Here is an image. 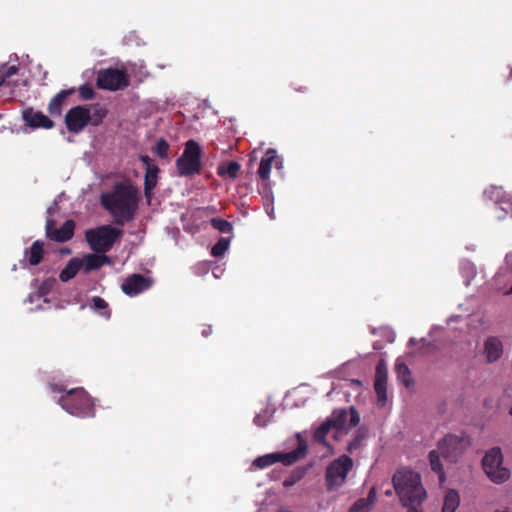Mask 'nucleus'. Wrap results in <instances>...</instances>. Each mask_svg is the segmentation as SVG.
I'll use <instances>...</instances> for the list:
<instances>
[{
  "mask_svg": "<svg viewBox=\"0 0 512 512\" xmlns=\"http://www.w3.org/2000/svg\"><path fill=\"white\" fill-rule=\"evenodd\" d=\"M100 202L117 225H124L134 218L138 190L129 182H117L111 192L101 195Z\"/></svg>",
  "mask_w": 512,
  "mask_h": 512,
  "instance_id": "nucleus-1",
  "label": "nucleus"
},
{
  "mask_svg": "<svg viewBox=\"0 0 512 512\" xmlns=\"http://www.w3.org/2000/svg\"><path fill=\"white\" fill-rule=\"evenodd\" d=\"M393 486L402 505L422 504L427 493L419 473L411 469H398L392 478Z\"/></svg>",
  "mask_w": 512,
  "mask_h": 512,
  "instance_id": "nucleus-2",
  "label": "nucleus"
},
{
  "mask_svg": "<svg viewBox=\"0 0 512 512\" xmlns=\"http://www.w3.org/2000/svg\"><path fill=\"white\" fill-rule=\"evenodd\" d=\"M58 404L69 414L80 418L95 416L93 399L82 388H72L58 399Z\"/></svg>",
  "mask_w": 512,
  "mask_h": 512,
  "instance_id": "nucleus-3",
  "label": "nucleus"
},
{
  "mask_svg": "<svg viewBox=\"0 0 512 512\" xmlns=\"http://www.w3.org/2000/svg\"><path fill=\"white\" fill-rule=\"evenodd\" d=\"M106 109L100 105L77 106L70 109L65 122L67 129L78 133L83 130L87 124L98 125L106 116Z\"/></svg>",
  "mask_w": 512,
  "mask_h": 512,
  "instance_id": "nucleus-4",
  "label": "nucleus"
},
{
  "mask_svg": "<svg viewBox=\"0 0 512 512\" xmlns=\"http://www.w3.org/2000/svg\"><path fill=\"white\" fill-rule=\"evenodd\" d=\"M122 230L103 225L85 232V238L90 248L96 253H106L111 250L114 243L122 235Z\"/></svg>",
  "mask_w": 512,
  "mask_h": 512,
  "instance_id": "nucleus-5",
  "label": "nucleus"
},
{
  "mask_svg": "<svg viewBox=\"0 0 512 512\" xmlns=\"http://www.w3.org/2000/svg\"><path fill=\"white\" fill-rule=\"evenodd\" d=\"M482 466L487 477L496 484H502L510 478L509 469L503 466V455L499 447H493L485 453Z\"/></svg>",
  "mask_w": 512,
  "mask_h": 512,
  "instance_id": "nucleus-6",
  "label": "nucleus"
},
{
  "mask_svg": "<svg viewBox=\"0 0 512 512\" xmlns=\"http://www.w3.org/2000/svg\"><path fill=\"white\" fill-rule=\"evenodd\" d=\"M353 468V460L347 455H341L333 460L326 468L325 485L328 491H334L346 482L347 475Z\"/></svg>",
  "mask_w": 512,
  "mask_h": 512,
  "instance_id": "nucleus-7",
  "label": "nucleus"
},
{
  "mask_svg": "<svg viewBox=\"0 0 512 512\" xmlns=\"http://www.w3.org/2000/svg\"><path fill=\"white\" fill-rule=\"evenodd\" d=\"M307 450V443L303 440H300L296 449L287 453L275 452L259 456L253 461V466L257 469H263L277 462H281L285 466H290L298 460L304 458L307 454Z\"/></svg>",
  "mask_w": 512,
  "mask_h": 512,
  "instance_id": "nucleus-8",
  "label": "nucleus"
},
{
  "mask_svg": "<svg viewBox=\"0 0 512 512\" xmlns=\"http://www.w3.org/2000/svg\"><path fill=\"white\" fill-rule=\"evenodd\" d=\"M469 444L463 436L447 434L438 442L437 448L445 459L456 462Z\"/></svg>",
  "mask_w": 512,
  "mask_h": 512,
  "instance_id": "nucleus-9",
  "label": "nucleus"
},
{
  "mask_svg": "<svg viewBox=\"0 0 512 512\" xmlns=\"http://www.w3.org/2000/svg\"><path fill=\"white\" fill-rule=\"evenodd\" d=\"M97 83L103 89L114 91L126 87L128 78L123 71L109 68L99 72Z\"/></svg>",
  "mask_w": 512,
  "mask_h": 512,
  "instance_id": "nucleus-10",
  "label": "nucleus"
},
{
  "mask_svg": "<svg viewBox=\"0 0 512 512\" xmlns=\"http://www.w3.org/2000/svg\"><path fill=\"white\" fill-rule=\"evenodd\" d=\"M152 283L151 278L134 273L124 279L121 284V289L126 295L134 297L148 290L152 286Z\"/></svg>",
  "mask_w": 512,
  "mask_h": 512,
  "instance_id": "nucleus-11",
  "label": "nucleus"
},
{
  "mask_svg": "<svg viewBox=\"0 0 512 512\" xmlns=\"http://www.w3.org/2000/svg\"><path fill=\"white\" fill-rule=\"evenodd\" d=\"M75 230V222L66 220L59 229H55V222L52 219L46 221V236L56 242L64 243L69 241Z\"/></svg>",
  "mask_w": 512,
  "mask_h": 512,
  "instance_id": "nucleus-12",
  "label": "nucleus"
},
{
  "mask_svg": "<svg viewBox=\"0 0 512 512\" xmlns=\"http://www.w3.org/2000/svg\"><path fill=\"white\" fill-rule=\"evenodd\" d=\"M387 379L388 370L385 362L382 360L376 366L374 390L377 394L378 404L384 406L387 401Z\"/></svg>",
  "mask_w": 512,
  "mask_h": 512,
  "instance_id": "nucleus-13",
  "label": "nucleus"
},
{
  "mask_svg": "<svg viewBox=\"0 0 512 512\" xmlns=\"http://www.w3.org/2000/svg\"><path fill=\"white\" fill-rule=\"evenodd\" d=\"M143 163L145 165L144 194L147 199H150L153 189L157 186L160 170L155 162Z\"/></svg>",
  "mask_w": 512,
  "mask_h": 512,
  "instance_id": "nucleus-14",
  "label": "nucleus"
},
{
  "mask_svg": "<svg viewBox=\"0 0 512 512\" xmlns=\"http://www.w3.org/2000/svg\"><path fill=\"white\" fill-rule=\"evenodd\" d=\"M25 123L32 128H52L53 122L40 111L27 109L23 112Z\"/></svg>",
  "mask_w": 512,
  "mask_h": 512,
  "instance_id": "nucleus-15",
  "label": "nucleus"
},
{
  "mask_svg": "<svg viewBox=\"0 0 512 512\" xmlns=\"http://www.w3.org/2000/svg\"><path fill=\"white\" fill-rule=\"evenodd\" d=\"M484 354L488 363L498 361L503 354L502 342L497 337H488L484 343Z\"/></svg>",
  "mask_w": 512,
  "mask_h": 512,
  "instance_id": "nucleus-16",
  "label": "nucleus"
},
{
  "mask_svg": "<svg viewBox=\"0 0 512 512\" xmlns=\"http://www.w3.org/2000/svg\"><path fill=\"white\" fill-rule=\"evenodd\" d=\"M82 267L85 272H90L101 268L105 264H110V258L105 253L100 254H87L82 260Z\"/></svg>",
  "mask_w": 512,
  "mask_h": 512,
  "instance_id": "nucleus-17",
  "label": "nucleus"
},
{
  "mask_svg": "<svg viewBox=\"0 0 512 512\" xmlns=\"http://www.w3.org/2000/svg\"><path fill=\"white\" fill-rule=\"evenodd\" d=\"M484 198L495 204H510V196L501 186L491 185L484 191Z\"/></svg>",
  "mask_w": 512,
  "mask_h": 512,
  "instance_id": "nucleus-18",
  "label": "nucleus"
},
{
  "mask_svg": "<svg viewBox=\"0 0 512 512\" xmlns=\"http://www.w3.org/2000/svg\"><path fill=\"white\" fill-rule=\"evenodd\" d=\"M24 255L31 266H37L42 262L44 257V243L40 240H36L25 250Z\"/></svg>",
  "mask_w": 512,
  "mask_h": 512,
  "instance_id": "nucleus-19",
  "label": "nucleus"
},
{
  "mask_svg": "<svg viewBox=\"0 0 512 512\" xmlns=\"http://www.w3.org/2000/svg\"><path fill=\"white\" fill-rule=\"evenodd\" d=\"M202 162H176V172L179 176L190 177L200 173Z\"/></svg>",
  "mask_w": 512,
  "mask_h": 512,
  "instance_id": "nucleus-20",
  "label": "nucleus"
},
{
  "mask_svg": "<svg viewBox=\"0 0 512 512\" xmlns=\"http://www.w3.org/2000/svg\"><path fill=\"white\" fill-rule=\"evenodd\" d=\"M439 453L440 451H438V449L431 450L429 452L428 458L431 470L438 474L440 483H443L446 479V476Z\"/></svg>",
  "mask_w": 512,
  "mask_h": 512,
  "instance_id": "nucleus-21",
  "label": "nucleus"
},
{
  "mask_svg": "<svg viewBox=\"0 0 512 512\" xmlns=\"http://www.w3.org/2000/svg\"><path fill=\"white\" fill-rule=\"evenodd\" d=\"M240 168L241 166L239 162H222L217 168V174L223 179H226L227 177L234 179L236 178Z\"/></svg>",
  "mask_w": 512,
  "mask_h": 512,
  "instance_id": "nucleus-22",
  "label": "nucleus"
},
{
  "mask_svg": "<svg viewBox=\"0 0 512 512\" xmlns=\"http://www.w3.org/2000/svg\"><path fill=\"white\" fill-rule=\"evenodd\" d=\"M82 267V262L78 258H72L66 267L60 272V280L63 282H67L74 278L77 272Z\"/></svg>",
  "mask_w": 512,
  "mask_h": 512,
  "instance_id": "nucleus-23",
  "label": "nucleus"
},
{
  "mask_svg": "<svg viewBox=\"0 0 512 512\" xmlns=\"http://www.w3.org/2000/svg\"><path fill=\"white\" fill-rule=\"evenodd\" d=\"M459 504V493L454 489H450L445 494L442 512H456L457 508L459 507Z\"/></svg>",
  "mask_w": 512,
  "mask_h": 512,
  "instance_id": "nucleus-24",
  "label": "nucleus"
},
{
  "mask_svg": "<svg viewBox=\"0 0 512 512\" xmlns=\"http://www.w3.org/2000/svg\"><path fill=\"white\" fill-rule=\"evenodd\" d=\"M201 157V148L199 144L193 140L186 143V147L179 160H199Z\"/></svg>",
  "mask_w": 512,
  "mask_h": 512,
  "instance_id": "nucleus-25",
  "label": "nucleus"
},
{
  "mask_svg": "<svg viewBox=\"0 0 512 512\" xmlns=\"http://www.w3.org/2000/svg\"><path fill=\"white\" fill-rule=\"evenodd\" d=\"M348 413L346 410H335L332 415L327 418L332 428L342 430L347 422Z\"/></svg>",
  "mask_w": 512,
  "mask_h": 512,
  "instance_id": "nucleus-26",
  "label": "nucleus"
},
{
  "mask_svg": "<svg viewBox=\"0 0 512 512\" xmlns=\"http://www.w3.org/2000/svg\"><path fill=\"white\" fill-rule=\"evenodd\" d=\"M67 93L62 91L52 98L49 103L48 109L52 116H60L62 111V105Z\"/></svg>",
  "mask_w": 512,
  "mask_h": 512,
  "instance_id": "nucleus-27",
  "label": "nucleus"
},
{
  "mask_svg": "<svg viewBox=\"0 0 512 512\" xmlns=\"http://www.w3.org/2000/svg\"><path fill=\"white\" fill-rule=\"evenodd\" d=\"M308 471L307 467H297L291 474L283 481V486L288 488L294 486L297 482L304 478Z\"/></svg>",
  "mask_w": 512,
  "mask_h": 512,
  "instance_id": "nucleus-28",
  "label": "nucleus"
},
{
  "mask_svg": "<svg viewBox=\"0 0 512 512\" xmlns=\"http://www.w3.org/2000/svg\"><path fill=\"white\" fill-rule=\"evenodd\" d=\"M331 429H332V426H331L330 422L328 420H326L315 430L314 435H313L314 441H316L324 446H328V443L326 442V437Z\"/></svg>",
  "mask_w": 512,
  "mask_h": 512,
  "instance_id": "nucleus-29",
  "label": "nucleus"
},
{
  "mask_svg": "<svg viewBox=\"0 0 512 512\" xmlns=\"http://www.w3.org/2000/svg\"><path fill=\"white\" fill-rule=\"evenodd\" d=\"M91 307L94 310L101 311V315L106 319L111 317V310L109 309L108 303L99 296H94L91 300Z\"/></svg>",
  "mask_w": 512,
  "mask_h": 512,
  "instance_id": "nucleus-30",
  "label": "nucleus"
},
{
  "mask_svg": "<svg viewBox=\"0 0 512 512\" xmlns=\"http://www.w3.org/2000/svg\"><path fill=\"white\" fill-rule=\"evenodd\" d=\"M395 372L397 374V378L406 386L409 387L412 383V379L410 377V369L404 363H396Z\"/></svg>",
  "mask_w": 512,
  "mask_h": 512,
  "instance_id": "nucleus-31",
  "label": "nucleus"
},
{
  "mask_svg": "<svg viewBox=\"0 0 512 512\" xmlns=\"http://www.w3.org/2000/svg\"><path fill=\"white\" fill-rule=\"evenodd\" d=\"M229 243H230L229 239L220 238L211 249L212 256H214V257L223 256L229 247Z\"/></svg>",
  "mask_w": 512,
  "mask_h": 512,
  "instance_id": "nucleus-32",
  "label": "nucleus"
},
{
  "mask_svg": "<svg viewBox=\"0 0 512 512\" xmlns=\"http://www.w3.org/2000/svg\"><path fill=\"white\" fill-rule=\"evenodd\" d=\"M211 224L221 233H230L232 231L231 223L222 218H213Z\"/></svg>",
  "mask_w": 512,
  "mask_h": 512,
  "instance_id": "nucleus-33",
  "label": "nucleus"
},
{
  "mask_svg": "<svg viewBox=\"0 0 512 512\" xmlns=\"http://www.w3.org/2000/svg\"><path fill=\"white\" fill-rule=\"evenodd\" d=\"M15 65L3 66L0 68V87L5 83L6 78L13 76L17 73Z\"/></svg>",
  "mask_w": 512,
  "mask_h": 512,
  "instance_id": "nucleus-34",
  "label": "nucleus"
},
{
  "mask_svg": "<svg viewBox=\"0 0 512 512\" xmlns=\"http://www.w3.org/2000/svg\"><path fill=\"white\" fill-rule=\"evenodd\" d=\"M371 505L364 498L358 499L353 506L350 508L349 512H369Z\"/></svg>",
  "mask_w": 512,
  "mask_h": 512,
  "instance_id": "nucleus-35",
  "label": "nucleus"
},
{
  "mask_svg": "<svg viewBox=\"0 0 512 512\" xmlns=\"http://www.w3.org/2000/svg\"><path fill=\"white\" fill-rule=\"evenodd\" d=\"M168 148L169 145L166 141L163 139L158 140L154 148L156 156L160 158L167 157Z\"/></svg>",
  "mask_w": 512,
  "mask_h": 512,
  "instance_id": "nucleus-36",
  "label": "nucleus"
},
{
  "mask_svg": "<svg viewBox=\"0 0 512 512\" xmlns=\"http://www.w3.org/2000/svg\"><path fill=\"white\" fill-rule=\"evenodd\" d=\"M272 169V162H260L258 169V176L261 180H267L269 178Z\"/></svg>",
  "mask_w": 512,
  "mask_h": 512,
  "instance_id": "nucleus-37",
  "label": "nucleus"
},
{
  "mask_svg": "<svg viewBox=\"0 0 512 512\" xmlns=\"http://www.w3.org/2000/svg\"><path fill=\"white\" fill-rule=\"evenodd\" d=\"M363 438V435L357 434L355 438L351 442H349L347 446V451L352 453L354 450L360 448Z\"/></svg>",
  "mask_w": 512,
  "mask_h": 512,
  "instance_id": "nucleus-38",
  "label": "nucleus"
},
{
  "mask_svg": "<svg viewBox=\"0 0 512 512\" xmlns=\"http://www.w3.org/2000/svg\"><path fill=\"white\" fill-rule=\"evenodd\" d=\"M360 422V416L357 410L354 407H351L349 410V425L351 427H355Z\"/></svg>",
  "mask_w": 512,
  "mask_h": 512,
  "instance_id": "nucleus-39",
  "label": "nucleus"
},
{
  "mask_svg": "<svg viewBox=\"0 0 512 512\" xmlns=\"http://www.w3.org/2000/svg\"><path fill=\"white\" fill-rule=\"evenodd\" d=\"M376 495H377V491H376V488L375 487H372L367 495L366 498H364V500H367L368 503L372 506L374 504V502L376 501Z\"/></svg>",
  "mask_w": 512,
  "mask_h": 512,
  "instance_id": "nucleus-40",
  "label": "nucleus"
},
{
  "mask_svg": "<svg viewBox=\"0 0 512 512\" xmlns=\"http://www.w3.org/2000/svg\"><path fill=\"white\" fill-rule=\"evenodd\" d=\"M277 157V152L276 150L274 149H268L265 153L264 156L261 157V160H267V161H270V160H275V158Z\"/></svg>",
  "mask_w": 512,
  "mask_h": 512,
  "instance_id": "nucleus-41",
  "label": "nucleus"
},
{
  "mask_svg": "<svg viewBox=\"0 0 512 512\" xmlns=\"http://www.w3.org/2000/svg\"><path fill=\"white\" fill-rule=\"evenodd\" d=\"M80 93L84 99H90L93 96V91L88 87H82Z\"/></svg>",
  "mask_w": 512,
  "mask_h": 512,
  "instance_id": "nucleus-42",
  "label": "nucleus"
},
{
  "mask_svg": "<svg viewBox=\"0 0 512 512\" xmlns=\"http://www.w3.org/2000/svg\"><path fill=\"white\" fill-rule=\"evenodd\" d=\"M421 505L422 504H412V505H403V506L408 509L407 512H424L420 508Z\"/></svg>",
  "mask_w": 512,
  "mask_h": 512,
  "instance_id": "nucleus-43",
  "label": "nucleus"
},
{
  "mask_svg": "<svg viewBox=\"0 0 512 512\" xmlns=\"http://www.w3.org/2000/svg\"><path fill=\"white\" fill-rule=\"evenodd\" d=\"M50 389L53 392H58V393L64 391V387L62 385H59V384H50Z\"/></svg>",
  "mask_w": 512,
  "mask_h": 512,
  "instance_id": "nucleus-44",
  "label": "nucleus"
},
{
  "mask_svg": "<svg viewBox=\"0 0 512 512\" xmlns=\"http://www.w3.org/2000/svg\"><path fill=\"white\" fill-rule=\"evenodd\" d=\"M212 333V327L211 326H206L202 329L201 331V334L203 337H208L209 335H211Z\"/></svg>",
  "mask_w": 512,
  "mask_h": 512,
  "instance_id": "nucleus-45",
  "label": "nucleus"
},
{
  "mask_svg": "<svg viewBox=\"0 0 512 512\" xmlns=\"http://www.w3.org/2000/svg\"><path fill=\"white\" fill-rule=\"evenodd\" d=\"M259 419H260V417H259V416H256V417L254 418V422H255L256 424H258V425H259Z\"/></svg>",
  "mask_w": 512,
  "mask_h": 512,
  "instance_id": "nucleus-46",
  "label": "nucleus"
},
{
  "mask_svg": "<svg viewBox=\"0 0 512 512\" xmlns=\"http://www.w3.org/2000/svg\"><path fill=\"white\" fill-rule=\"evenodd\" d=\"M385 495H386V496H391V495H392L391 490H387V491H385Z\"/></svg>",
  "mask_w": 512,
  "mask_h": 512,
  "instance_id": "nucleus-47",
  "label": "nucleus"
},
{
  "mask_svg": "<svg viewBox=\"0 0 512 512\" xmlns=\"http://www.w3.org/2000/svg\"><path fill=\"white\" fill-rule=\"evenodd\" d=\"M268 214H269V216H270V218H271V219H274V218H275L273 211H270V213H268Z\"/></svg>",
  "mask_w": 512,
  "mask_h": 512,
  "instance_id": "nucleus-48",
  "label": "nucleus"
},
{
  "mask_svg": "<svg viewBox=\"0 0 512 512\" xmlns=\"http://www.w3.org/2000/svg\"><path fill=\"white\" fill-rule=\"evenodd\" d=\"M257 152H258L257 150H254V151H253L254 158H257V157H258V156H257Z\"/></svg>",
  "mask_w": 512,
  "mask_h": 512,
  "instance_id": "nucleus-49",
  "label": "nucleus"
},
{
  "mask_svg": "<svg viewBox=\"0 0 512 512\" xmlns=\"http://www.w3.org/2000/svg\"><path fill=\"white\" fill-rule=\"evenodd\" d=\"M508 294H512V284H511V287H510V289L508 291Z\"/></svg>",
  "mask_w": 512,
  "mask_h": 512,
  "instance_id": "nucleus-50",
  "label": "nucleus"
},
{
  "mask_svg": "<svg viewBox=\"0 0 512 512\" xmlns=\"http://www.w3.org/2000/svg\"><path fill=\"white\" fill-rule=\"evenodd\" d=\"M141 160L145 161V160H148V158L147 157H142Z\"/></svg>",
  "mask_w": 512,
  "mask_h": 512,
  "instance_id": "nucleus-51",
  "label": "nucleus"
},
{
  "mask_svg": "<svg viewBox=\"0 0 512 512\" xmlns=\"http://www.w3.org/2000/svg\"><path fill=\"white\" fill-rule=\"evenodd\" d=\"M510 414H511V416H512V409L510 410Z\"/></svg>",
  "mask_w": 512,
  "mask_h": 512,
  "instance_id": "nucleus-52",
  "label": "nucleus"
}]
</instances>
